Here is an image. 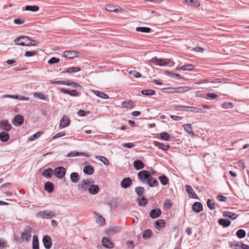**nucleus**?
<instances>
[{"instance_id": "1", "label": "nucleus", "mask_w": 249, "mask_h": 249, "mask_svg": "<svg viewBox=\"0 0 249 249\" xmlns=\"http://www.w3.org/2000/svg\"><path fill=\"white\" fill-rule=\"evenodd\" d=\"M150 62L154 63L155 65H159L160 66H172L174 64L172 60L169 59L158 58L156 57L152 58L150 60Z\"/></svg>"}, {"instance_id": "2", "label": "nucleus", "mask_w": 249, "mask_h": 249, "mask_svg": "<svg viewBox=\"0 0 249 249\" xmlns=\"http://www.w3.org/2000/svg\"><path fill=\"white\" fill-rule=\"evenodd\" d=\"M32 232V228L29 226H26L21 233V239L22 241L26 240L27 242H29L31 240V233Z\"/></svg>"}, {"instance_id": "3", "label": "nucleus", "mask_w": 249, "mask_h": 249, "mask_svg": "<svg viewBox=\"0 0 249 249\" xmlns=\"http://www.w3.org/2000/svg\"><path fill=\"white\" fill-rule=\"evenodd\" d=\"M30 38L26 36H21L17 37L15 40V43L18 45L28 46Z\"/></svg>"}, {"instance_id": "4", "label": "nucleus", "mask_w": 249, "mask_h": 249, "mask_svg": "<svg viewBox=\"0 0 249 249\" xmlns=\"http://www.w3.org/2000/svg\"><path fill=\"white\" fill-rule=\"evenodd\" d=\"M56 214L52 211L48 212L47 211H40L36 213V216L42 218L50 219L55 217Z\"/></svg>"}, {"instance_id": "5", "label": "nucleus", "mask_w": 249, "mask_h": 249, "mask_svg": "<svg viewBox=\"0 0 249 249\" xmlns=\"http://www.w3.org/2000/svg\"><path fill=\"white\" fill-rule=\"evenodd\" d=\"M151 177L150 172L147 170H142L138 174L139 179L142 182H145L148 181L149 178Z\"/></svg>"}, {"instance_id": "6", "label": "nucleus", "mask_w": 249, "mask_h": 249, "mask_svg": "<svg viewBox=\"0 0 249 249\" xmlns=\"http://www.w3.org/2000/svg\"><path fill=\"white\" fill-rule=\"evenodd\" d=\"M54 173L56 177L62 178L65 175L66 169L64 167L60 166L55 169Z\"/></svg>"}, {"instance_id": "7", "label": "nucleus", "mask_w": 249, "mask_h": 249, "mask_svg": "<svg viewBox=\"0 0 249 249\" xmlns=\"http://www.w3.org/2000/svg\"><path fill=\"white\" fill-rule=\"evenodd\" d=\"M42 242L44 247L46 249H50L52 246L51 238L49 235H45L42 239Z\"/></svg>"}, {"instance_id": "8", "label": "nucleus", "mask_w": 249, "mask_h": 249, "mask_svg": "<svg viewBox=\"0 0 249 249\" xmlns=\"http://www.w3.org/2000/svg\"><path fill=\"white\" fill-rule=\"evenodd\" d=\"M79 53L75 51H66L63 52V56L64 57L72 59L78 56Z\"/></svg>"}, {"instance_id": "9", "label": "nucleus", "mask_w": 249, "mask_h": 249, "mask_svg": "<svg viewBox=\"0 0 249 249\" xmlns=\"http://www.w3.org/2000/svg\"><path fill=\"white\" fill-rule=\"evenodd\" d=\"M24 117L20 115H17L14 118L12 123L15 126H20L24 123Z\"/></svg>"}, {"instance_id": "10", "label": "nucleus", "mask_w": 249, "mask_h": 249, "mask_svg": "<svg viewBox=\"0 0 249 249\" xmlns=\"http://www.w3.org/2000/svg\"><path fill=\"white\" fill-rule=\"evenodd\" d=\"M185 188L186 192L188 194V196L190 198H193L195 199H198L197 196L194 191L192 187L189 185H185Z\"/></svg>"}, {"instance_id": "11", "label": "nucleus", "mask_w": 249, "mask_h": 249, "mask_svg": "<svg viewBox=\"0 0 249 249\" xmlns=\"http://www.w3.org/2000/svg\"><path fill=\"white\" fill-rule=\"evenodd\" d=\"M132 184V180L130 178H125L122 179L121 182V186L123 188L126 189Z\"/></svg>"}, {"instance_id": "12", "label": "nucleus", "mask_w": 249, "mask_h": 249, "mask_svg": "<svg viewBox=\"0 0 249 249\" xmlns=\"http://www.w3.org/2000/svg\"><path fill=\"white\" fill-rule=\"evenodd\" d=\"M0 128L5 131H9L11 129L12 125L5 120L0 122Z\"/></svg>"}, {"instance_id": "13", "label": "nucleus", "mask_w": 249, "mask_h": 249, "mask_svg": "<svg viewBox=\"0 0 249 249\" xmlns=\"http://www.w3.org/2000/svg\"><path fill=\"white\" fill-rule=\"evenodd\" d=\"M106 10L109 12H121L123 10L118 5H113L111 4H107L106 5Z\"/></svg>"}, {"instance_id": "14", "label": "nucleus", "mask_w": 249, "mask_h": 249, "mask_svg": "<svg viewBox=\"0 0 249 249\" xmlns=\"http://www.w3.org/2000/svg\"><path fill=\"white\" fill-rule=\"evenodd\" d=\"M70 120L69 118L66 115L63 116L59 124V128H63L68 126L70 124Z\"/></svg>"}, {"instance_id": "15", "label": "nucleus", "mask_w": 249, "mask_h": 249, "mask_svg": "<svg viewBox=\"0 0 249 249\" xmlns=\"http://www.w3.org/2000/svg\"><path fill=\"white\" fill-rule=\"evenodd\" d=\"M161 214V210L159 208H157L151 210L149 213V215L150 217H151L152 218L155 219L159 217Z\"/></svg>"}, {"instance_id": "16", "label": "nucleus", "mask_w": 249, "mask_h": 249, "mask_svg": "<svg viewBox=\"0 0 249 249\" xmlns=\"http://www.w3.org/2000/svg\"><path fill=\"white\" fill-rule=\"evenodd\" d=\"M223 216L225 217H228L231 220H235L237 218L238 214L229 211H224L222 212Z\"/></svg>"}, {"instance_id": "17", "label": "nucleus", "mask_w": 249, "mask_h": 249, "mask_svg": "<svg viewBox=\"0 0 249 249\" xmlns=\"http://www.w3.org/2000/svg\"><path fill=\"white\" fill-rule=\"evenodd\" d=\"M60 92L65 94H68L71 96H78L80 94L75 89H72L71 90L62 88L60 89Z\"/></svg>"}, {"instance_id": "18", "label": "nucleus", "mask_w": 249, "mask_h": 249, "mask_svg": "<svg viewBox=\"0 0 249 249\" xmlns=\"http://www.w3.org/2000/svg\"><path fill=\"white\" fill-rule=\"evenodd\" d=\"M102 243L104 247L108 249H111L114 247V244L107 237H104L102 239Z\"/></svg>"}, {"instance_id": "19", "label": "nucleus", "mask_w": 249, "mask_h": 249, "mask_svg": "<svg viewBox=\"0 0 249 249\" xmlns=\"http://www.w3.org/2000/svg\"><path fill=\"white\" fill-rule=\"evenodd\" d=\"M165 226V222L164 220L159 219L155 222L154 227L156 229L160 230V229H163Z\"/></svg>"}, {"instance_id": "20", "label": "nucleus", "mask_w": 249, "mask_h": 249, "mask_svg": "<svg viewBox=\"0 0 249 249\" xmlns=\"http://www.w3.org/2000/svg\"><path fill=\"white\" fill-rule=\"evenodd\" d=\"M192 209L196 213H199L203 210V205L199 202H196L192 206Z\"/></svg>"}, {"instance_id": "21", "label": "nucleus", "mask_w": 249, "mask_h": 249, "mask_svg": "<svg viewBox=\"0 0 249 249\" xmlns=\"http://www.w3.org/2000/svg\"><path fill=\"white\" fill-rule=\"evenodd\" d=\"M122 107L123 108H133L135 107V104L131 100L123 101L122 102Z\"/></svg>"}, {"instance_id": "22", "label": "nucleus", "mask_w": 249, "mask_h": 249, "mask_svg": "<svg viewBox=\"0 0 249 249\" xmlns=\"http://www.w3.org/2000/svg\"><path fill=\"white\" fill-rule=\"evenodd\" d=\"M99 191V187L97 185H90L88 188L89 192L91 195L97 194Z\"/></svg>"}, {"instance_id": "23", "label": "nucleus", "mask_w": 249, "mask_h": 249, "mask_svg": "<svg viewBox=\"0 0 249 249\" xmlns=\"http://www.w3.org/2000/svg\"><path fill=\"white\" fill-rule=\"evenodd\" d=\"M147 183L149 186L150 187H155L159 185V182L157 179L152 177L151 176V177L148 179Z\"/></svg>"}, {"instance_id": "24", "label": "nucleus", "mask_w": 249, "mask_h": 249, "mask_svg": "<svg viewBox=\"0 0 249 249\" xmlns=\"http://www.w3.org/2000/svg\"><path fill=\"white\" fill-rule=\"evenodd\" d=\"M133 166L137 170L142 169L144 167V163L139 160H136L134 161Z\"/></svg>"}, {"instance_id": "25", "label": "nucleus", "mask_w": 249, "mask_h": 249, "mask_svg": "<svg viewBox=\"0 0 249 249\" xmlns=\"http://www.w3.org/2000/svg\"><path fill=\"white\" fill-rule=\"evenodd\" d=\"M94 169L93 166L91 165H86L84 167L83 172L84 173L88 175H92L94 173Z\"/></svg>"}, {"instance_id": "26", "label": "nucleus", "mask_w": 249, "mask_h": 249, "mask_svg": "<svg viewBox=\"0 0 249 249\" xmlns=\"http://www.w3.org/2000/svg\"><path fill=\"white\" fill-rule=\"evenodd\" d=\"M218 224L224 228H227L231 225V221L227 219L221 218L218 221Z\"/></svg>"}, {"instance_id": "27", "label": "nucleus", "mask_w": 249, "mask_h": 249, "mask_svg": "<svg viewBox=\"0 0 249 249\" xmlns=\"http://www.w3.org/2000/svg\"><path fill=\"white\" fill-rule=\"evenodd\" d=\"M10 139L9 134L5 131H2L0 133V140L2 142H6Z\"/></svg>"}, {"instance_id": "28", "label": "nucleus", "mask_w": 249, "mask_h": 249, "mask_svg": "<svg viewBox=\"0 0 249 249\" xmlns=\"http://www.w3.org/2000/svg\"><path fill=\"white\" fill-rule=\"evenodd\" d=\"M44 189L49 193H52L54 190L53 184L52 182L47 181L44 185Z\"/></svg>"}, {"instance_id": "29", "label": "nucleus", "mask_w": 249, "mask_h": 249, "mask_svg": "<svg viewBox=\"0 0 249 249\" xmlns=\"http://www.w3.org/2000/svg\"><path fill=\"white\" fill-rule=\"evenodd\" d=\"M92 92L94 93V94L95 95H96L97 96H98L101 98H102L104 99H107L109 98L108 95H107V94H106L102 91L97 90H93L92 91Z\"/></svg>"}, {"instance_id": "30", "label": "nucleus", "mask_w": 249, "mask_h": 249, "mask_svg": "<svg viewBox=\"0 0 249 249\" xmlns=\"http://www.w3.org/2000/svg\"><path fill=\"white\" fill-rule=\"evenodd\" d=\"M71 180L73 183H77L80 179V176L76 172H72L70 175Z\"/></svg>"}, {"instance_id": "31", "label": "nucleus", "mask_w": 249, "mask_h": 249, "mask_svg": "<svg viewBox=\"0 0 249 249\" xmlns=\"http://www.w3.org/2000/svg\"><path fill=\"white\" fill-rule=\"evenodd\" d=\"M137 201L139 205L140 206H145L148 203L147 199L144 196H142L141 197H138Z\"/></svg>"}, {"instance_id": "32", "label": "nucleus", "mask_w": 249, "mask_h": 249, "mask_svg": "<svg viewBox=\"0 0 249 249\" xmlns=\"http://www.w3.org/2000/svg\"><path fill=\"white\" fill-rule=\"evenodd\" d=\"M121 228L120 227H111L107 231V233L108 235H111L119 232Z\"/></svg>"}, {"instance_id": "33", "label": "nucleus", "mask_w": 249, "mask_h": 249, "mask_svg": "<svg viewBox=\"0 0 249 249\" xmlns=\"http://www.w3.org/2000/svg\"><path fill=\"white\" fill-rule=\"evenodd\" d=\"M155 145L157 146L159 149H161L164 151H167L170 148V146L168 144H164L157 142H155Z\"/></svg>"}, {"instance_id": "34", "label": "nucleus", "mask_w": 249, "mask_h": 249, "mask_svg": "<svg viewBox=\"0 0 249 249\" xmlns=\"http://www.w3.org/2000/svg\"><path fill=\"white\" fill-rule=\"evenodd\" d=\"M159 135L160 136L159 138L161 140L168 141L170 140V136L169 134L166 132H161Z\"/></svg>"}, {"instance_id": "35", "label": "nucleus", "mask_w": 249, "mask_h": 249, "mask_svg": "<svg viewBox=\"0 0 249 249\" xmlns=\"http://www.w3.org/2000/svg\"><path fill=\"white\" fill-rule=\"evenodd\" d=\"M135 191L139 196H142L145 193V189L143 187L137 186L135 188Z\"/></svg>"}, {"instance_id": "36", "label": "nucleus", "mask_w": 249, "mask_h": 249, "mask_svg": "<svg viewBox=\"0 0 249 249\" xmlns=\"http://www.w3.org/2000/svg\"><path fill=\"white\" fill-rule=\"evenodd\" d=\"M33 249H39L38 237L34 235L33 238Z\"/></svg>"}, {"instance_id": "37", "label": "nucleus", "mask_w": 249, "mask_h": 249, "mask_svg": "<svg viewBox=\"0 0 249 249\" xmlns=\"http://www.w3.org/2000/svg\"><path fill=\"white\" fill-rule=\"evenodd\" d=\"M53 174V170L51 168H49L45 169L43 173V175L47 178H50L51 177H52Z\"/></svg>"}, {"instance_id": "38", "label": "nucleus", "mask_w": 249, "mask_h": 249, "mask_svg": "<svg viewBox=\"0 0 249 249\" xmlns=\"http://www.w3.org/2000/svg\"><path fill=\"white\" fill-rule=\"evenodd\" d=\"M158 178L160 180V183L163 185H166L168 183L169 179L164 175L159 176Z\"/></svg>"}, {"instance_id": "39", "label": "nucleus", "mask_w": 249, "mask_h": 249, "mask_svg": "<svg viewBox=\"0 0 249 249\" xmlns=\"http://www.w3.org/2000/svg\"><path fill=\"white\" fill-rule=\"evenodd\" d=\"M153 234L152 231L150 229H146L144 230L142 233V237L146 239L149 238Z\"/></svg>"}, {"instance_id": "40", "label": "nucleus", "mask_w": 249, "mask_h": 249, "mask_svg": "<svg viewBox=\"0 0 249 249\" xmlns=\"http://www.w3.org/2000/svg\"><path fill=\"white\" fill-rule=\"evenodd\" d=\"M194 68L195 66L193 65L186 64L178 68L177 70L191 71Z\"/></svg>"}, {"instance_id": "41", "label": "nucleus", "mask_w": 249, "mask_h": 249, "mask_svg": "<svg viewBox=\"0 0 249 249\" xmlns=\"http://www.w3.org/2000/svg\"><path fill=\"white\" fill-rule=\"evenodd\" d=\"M176 92V93H180L183 92L185 91H187L191 89L190 87L186 86V87H179L175 88Z\"/></svg>"}, {"instance_id": "42", "label": "nucleus", "mask_w": 249, "mask_h": 249, "mask_svg": "<svg viewBox=\"0 0 249 249\" xmlns=\"http://www.w3.org/2000/svg\"><path fill=\"white\" fill-rule=\"evenodd\" d=\"M136 31L142 33H150L151 31V28L146 27H138L136 29Z\"/></svg>"}, {"instance_id": "43", "label": "nucleus", "mask_w": 249, "mask_h": 249, "mask_svg": "<svg viewBox=\"0 0 249 249\" xmlns=\"http://www.w3.org/2000/svg\"><path fill=\"white\" fill-rule=\"evenodd\" d=\"M81 71V68L80 67H71L69 68L66 70V71H64L63 72H68V73H74L76 72H78Z\"/></svg>"}, {"instance_id": "44", "label": "nucleus", "mask_w": 249, "mask_h": 249, "mask_svg": "<svg viewBox=\"0 0 249 249\" xmlns=\"http://www.w3.org/2000/svg\"><path fill=\"white\" fill-rule=\"evenodd\" d=\"M183 128L184 130L188 134L191 135V134H193V129L192 128L191 124H187L183 125Z\"/></svg>"}, {"instance_id": "45", "label": "nucleus", "mask_w": 249, "mask_h": 249, "mask_svg": "<svg viewBox=\"0 0 249 249\" xmlns=\"http://www.w3.org/2000/svg\"><path fill=\"white\" fill-rule=\"evenodd\" d=\"M207 204L210 210H214L215 209V203L213 199H208L207 201Z\"/></svg>"}, {"instance_id": "46", "label": "nucleus", "mask_w": 249, "mask_h": 249, "mask_svg": "<svg viewBox=\"0 0 249 249\" xmlns=\"http://www.w3.org/2000/svg\"><path fill=\"white\" fill-rule=\"evenodd\" d=\"M25 10L36 12L39 10V7L36 5H27L25 7Z\"/></svg>"}, {"instance_id": "47", "label": "nucleus", "mask_w": 249, "mask_h": 249, "mask_svg": "<svg viewBox=\"0 0 249 249\" xmlns=\"http://www.w3.org/2000/svg\"><path fill=\"white\" fill-rule=\"evenodd\" d=\"M161 91L163 93H176L175 88H165L161 89Z\"/></svg>"}, {"instance_id": "48", "label": "nucleus", "mask_w": 249, "mask_h": 249, "mask_svg": "<svg viewBox=\"0 0 249 249\" xmlns=\"http://www.w3.org/2000/svg\"><path fill=\"white\" fill-rule=\"evenodd\" d=\"M141 93L146 96L153 95L155 94V91L153 89H144L141 91Z\"/></svg>"}, {"instance_id": "49", "label": "nucleus", "mask_w": 249, "mask_h": 249, "mask_svg": "<svg viewBox=\"0 0 249 249\" xmlns=\"http://www.w3.org/2000/svg\"><path fill=\"white\" fill-rule=\"evenodd\" d=\"M95 158L102 161L106 165H108L109 164V161L107 159L103 156H96Z\"/></svg>"}, {"instance_id": "50", "label": "nucleus", "mask_w": 249, "mask_h": 249, "mask_svg": "<svg viewBox=\"0 0 249 249\" xmlns=\"http://www.w3.org/2000/svg\"><path fill=\"white\" fill-rule=\"evenodd\" d=\"M187 107L186 108V111H189V112H195V113H199V112H201L202 110L201 109H200V108H196V107H189V106H187Z\"/></svg>"}, {"instance_id": "51", "label": "nucleus", "mask_w": 249, "mask_h": 249, "mask_svg": "<svg viewBox=\"0 0 249 249\" xmlns=\"http://www.w3.org/2000/svg\"><path fill=\"white\" fill-rule=\"evenodd\" d=\"M88 187L89 186L86 185V183H85L83 180H82L81 183L78 185V188L79 190L82 191H87Z\"/></svg>"}, {"instance_id": "52", "label": "nucleus", "mask_w": 249, "mask_h": 249, "mask_svg": "<svg viewBox=\"0 0 249 249\" xmlns=\"http://www.w3.org/2000/svg\"><path fill=\"white\" fill-rule=\"evenodd\" d=\"M246 232L243 229L238 230L236 232V235L239 238H243L245 237Z\"/></svg>"}, {"instance_id": "53", "label": "nucleus", "mask_w": 249, "mask_h": 249, "mask_svg": "<svg viewBox=\"0 0 249 249\" xmlns=\"http://www.w3.org/2000/svg\"><path fill=\"white\" fill-rule=\"evenodd\" d=\"M34 97L36 98H39L41 100L46 99L45 96L41 92H35L34 94Z\"/></svg>"}, {"instance_id": "54", "label": "nucleus", "mask_w": 249, "mask_h": 249, "mask_svg": "<svg viewBox=\"0 0 249 249\" xmlns=\"http://www.w3.org/2000/svg\"><path fill=\"white\" fill-rule=\"evenodd\" d=\"M69 85L68 86H71L72 88H80V89H82V86L79 84L78 83L74 82V81H69Z\"/></svg>"}, {"instance_id": "55", "label": "nucleus", "mask_w": 249, "mask_h": 249, "mask_svg": "<svg viewBox=\"0 0 249 249\" xmlns=\"http://www.w3.org/2000/svg\"><path fill=\"white\" fill-rule=\"evenodd\" d=\"M172 206V203L170 199H166L163 204V206L166 209H170Z\"/></svg>"}, {"instance_id": "56", "label": "nucleus", "mask_w": 249, "mask_h": 249, "mask_svg": "<svg viewBox=\"0 0 249 249\" xmlns=\"http://www.w3.org/2000/svg\"><path fill=\"white\" fill-rule=\"evenodd\" d=\"M241 245L242 242H239L237 241L232 242L230 244L231 246H234L237 247V248H235L234 249H241Z\"/></svg>"}, {"instance_id": "57", "label": "nucleus", "mask_w": 249, "mask_h": 249, "mask_svg": "<svg viewBox=\"0 0 249 249\" xmlns=\"http://www.w3.org/2000/svg\"><path fill=\"white\" fill-rule=\"evenodd\" d=\"M96 222L101 225L105 224V219L101 215L97 218Z\"/></svg>"}, {"instance_id": "58", "label": "nucleus", "mask_w": 249, "mask_h": 249, "mask_svg": "<svg viewBox=\"0 0 249 249\" xmlns=\"http://www.w3.org/2000/svg\"><path fill=\"white\" fill-rule=\"evenodd\" d=\"M129 74L136 78H139L141 77V74L136 71H130Z\"/></svg>"}, {"instance_id": "59", "label": "nucleus", "mask_w": 249, "mask_h": 249, "mask_svg": "<svg viewBox=\"0 0 249 249\" xmlns=\"http://www.w3.org/2000/svg\"><path fill=\"white\" fill-rule=\"evenodd\" d=\"M59 61H60V59L58 58H56V57H53L51 58L49 60L48 63L50 64H53L59 62Z\"/></svg>"}, {"instance_id": "60", "label": "nucleus", "mask_w": 249, "mask_h": 249, "mask_svg": "<svg viewBox=\"0 0 249 249\" xmlns=\"http://www.w3.org/2000/svg\"><path fill=\"white\" fill-rule=\"evenodd\" d=\"M37 53L36 51H34L33 52L27 51L25 53V56L26 57H30L36 55Z\"/></svg>"}, {"instance_id": "61", "label": "nucleus", "mask_w": 249, "mask_h": 249, "mask_svg": "<svg viewBox=\"0 0 249 249\" xmlns=\"http://www.w3.org/2000/svg\"><path fill=\"white\" fill-rule=\"evenodd\" d=\"M42 133V132L38 131L30 137V140H34L35 139L38 138Z\"/></svg>"}, {"instance_id": "62", "label": "nucleus", "mask_w": 249, "mask_h": 249, "mask_svg": "<svg viewBox=\"0 0 249 249\" xmlns=\"http://www.w3.org/2000/svg\"><path fill=\"white\" fill-rule=\"evenodd\" d=\"M222 107L225 108H230L233 107V105L231 103L225 102L222 104Z\"/></svg>"}, {"instance_id": "63", "label": "nucleus", "mask_w": 249, "mask_h": 249, "mask_svg": "<svg viewBox=\"0 0 249 249\" xmlns=\"http://www.w3.org/2000/svg\"><path fill=\"white\" fill-rule=\"evenodd\" d=\"M187 107V106H177L175 107V109L176 110H182V111H186V108Z\"/></svg>"}, {"instance_id": "64", "label": "nucleus", "mask_w": 249, "mask_h": 249, "mask_svg": "<svg viewBox=\"0 0 249 249\" xmlns=\"http://www.w3.org/2000/svg\"><path fill=\"white\" fill-rule=\"evenodd\" d=\"M216 198L218 200L221 202H226L227 200V198L222 195H218L216 196Z\"/></svg>"}]
</instances>
